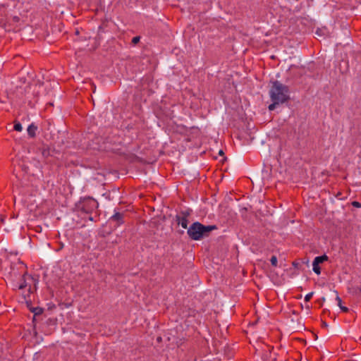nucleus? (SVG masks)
I'll use <instances>...</instances> for the list:
<instances>
[{
    "mask_svg": "<svg viewBox=\"0 0 361 361\" xmlns=\"http://www.w3.org/2000/svg\"><path fill=\"white\" fill-rule=\"evenodd\" d=\"M269 97L271 101L283 104L290 99L289 87L279 80L273 81L269 90Z\"/></svg>",
    "mask_w": 361,
    "mask_h": 361,
    "instance_id": "f257e3e1",
    "label": "nucleus"
},
{
    "mask_svg": "<svg viewBox=\"0 0 361 361\" xmlns=\"http://www.w3.org/2000/svg\"><path fill=\"white\" fill-rule=\"evenodd\" d=\"M215 229H216L215 225L205 226L199 221H195L188 228L187 234L191 240L197 241L208 237L210 232Z\"/></svg>",
    "mask_w": 361,
    "mask_h": 361,
    "instance_id": "f03ea898",
    "label": "nucleus"
},
{
    "mask_svg": "<svg viewBox=\"0 0 361 361\" xmlns=\"http://www.w3.org/2000/svg\"><path fill=\"white\" fill-rule=\"evenodd\" d=\"M76 207L79 211L83 213L91 214L98 208L99 203L94 198L86 197L81 199Z\"/></svg>",
    "mask_w": 361,
    "mask_h": 361,
    "instance_id": "7ed1b4c3",
    "label": "nucleus"
},
{
    "mask_svg": "<svg viewBox=\"0 0 361 361\" xmlns=\"http://www.w3.org/2000/svg\"><path fill=\"white\" fill-rule=\"evenodd\" d=\"M10 269L11 270L8 272V276L12 281H15L16 280L18 279L22 275H25V274H26L25 266L20 261L11 263Z\"/></svg>",
    "mask_w": 361,
    "mask_h": 361,
    "instance_id": "20e7f679",
    "label": "nucleus"
},
{
    "mask_svg": "<svg viewBox=\"0 0 361 361\" xmlns=\"http://www.w3.org/2000/svg\"><path fill=\"white\" fill-rule=\"evenodd\" d=\"M192 212V209H190L181 210L179 214L176 216V221L183 228L188 230V218L191 215Z\"/></svg>",
    "mask_w": 361,
    "mask_h": 361,
    "instance_id": "39448f33",
    "label": "nucleus"
},
{
    "mask_svg": "<svg viewBox=\"0 0 361 361\" xmlns=\"http://www.w3.org/2000/svg\"><path fill=\"white\" fill-rule=\"evenodd\" d=\"M124 213H121L114 210V214L110 217L109 221L111 223H114V226L117 228L124 224Z\"/></svg>",
    "mask_w": 361,
    "mask_h": 361,
    "instance_id": "423d86ee",
    "label": "nucleus"
},
{
    "mask_svg": "<svg viewBox=\"0 0 361 361\" xmlns=\"http://www.w3.org/2000/svg\"><path fill=\"white\" fill-rule=\"evenodd\" d=\"M31 276L30 275H27V273L25 274V275H22L19 279H20V282L18 283V284H14L13 286H15V288L19 289V290H22L25 288L27 287V279H31Z\"/></svg>",
    "mask_w": 361,
    "mask_h": 361,
    "instance_id": "0eeeda50",
    "label": "nucleus"
},
{
    "mask_svg": "<svg viewBox=\"0 0 361 361\" xmlns=\"http://www.w3.org/2000/svg\"><path fill=\"white\" fill-rule=\"evenodd\" d=\"M37 129V127L35 124L31 123L30 125H29V126L27 129V134L29 135V136L31 137H35Z\"/></svg>",
    "mask_w": 361,
    "mask_h": 361,
    "instance_id": "6e6552de",
    "label": "nucleus"
},
{
    "mask_svg": "<svg viewBox=\"0 0 361 361\" xmlns=\"http://www.w3.org/2000/svg\"><path fill=\"white\" fill-rule=\"evenodd\" d=\"M336 294V300L337 301V305L338 306L340 307V309L343 312H348V308L347 307H345L342 304V300L341 298L338 296V292L337 291H335Z\"/></svg>",
    "mask_w": 361,
    "mask_h": 361,
    "instance_id": "1a4fd4ad",
    "label": "nucleus"
},
{
    "mask_svg": "<svg viewBox=\"0 0 361 361\" xmlns=\"http://www.w3.org/2000/svg\"><path fill=\"white\" fill-rule=\"evenodd\" d=\"M328 260V257L327 255H321V256H317L314 259V262L317 263V264H322L324 262H326Z\"/></svg>",
    "mask_w": 361,
    "mask_h": 361,
    "instance_id": "9d476101",
    "label": "nucleus"
},
{
    "mask_svg": "<svg viewBox=\"0 0 361 361\" xmlns=\"http://www.w3.org/2000/svg\"><path fill=\"white\" fill-rule=\"evenodd\" d=\"M312 269H313L314 272L315 274H317V275H319L321 274V268H320L319 264L314 262V261L312 262Z\"/></svg>",
    "mask_w": 361,
    "mask_h": 361,
    "instance_id": "9b49d317",
    "label": "nucleus"
},
{
    "mask_svg": "<svg viewBox=\"0 0 361 361\" xmlns=\"http://www.w3.org/2000/svg\"><path fill=\"white\" fill-rule=\"evenodd\" d=\"M270 262H271V265L273 267H277V265H278V260H277L276 256H275V255L271 256V257L270 259Z\"/></svg>",
    "mask_w": 361,
    "mask_h": 361,
    "instance_id": "f8f14e48",
    "label": "nucleus"
},
{
    "mask_svg": "<svg viewBox=\"0 0 361 361\" xmlns=\"http://www.w3.org/2000/svg\"><path fill=\"white\" fill-rule=\"evenodd\" d=\"M272 103L269 105L268 109L269 111H274L276 109V106L279 104H282V103H276V101H271Z\"/></svg>",
    "mask_w": 361,
    "mask_h": 361,
    "instance_id": "ddd939ff",
    "label": "nucleus"
},
{
    "mask_svg": "<svg viewBox=\"0 0 361 361\" xmlns=\"http://www.w3.org/2000/svg\"><path fill=\"white\" fill-rule=\"evenodd\" d=\"M13 129L16 131L20 132L23 130L22 125L19 122H16L14 123Z\"/></svg>",
    "mask_w": 361,
    "mask_h": 361,
    "instance_id": "4468645a",
    "label": "nucleus"
},
{
    "mask_svg": "<svg viewBox=\"0 0 361 361\" xmlns=\"http://www.w3.org/2000/svg\"><path fill=\"white\" fill-rule=\"evenodd\" d=\"M42 154L44 157H47L50 154L49 149L48 148H44L42 151Z\"/></svg>",
    "mask_w": 361,
    "mask_h": 361,
    "instance_id": "2eb2a0df",
    "label": "nucleus"
},
{
    "mask_svg": "<svg viewBox=\"0 0 361 361\" xmlns=\"http://www.w3.org/2000/svg\"><path fill=\"white\" fill-rule=\"evenodd\" d=\"M313 294H314V293H313V292H311V293H307V294L305 296V300L306 302L310 301V300H311V298H312Z\"/></svg>",
    "mask_w": 361,
    "mask_h": 361,
    "instance_id": "dca6fc26",
    "label": "nucleus"
},
{
    "mask_svg": "<svg viewBox=\"0 0 361 361\" xmlns=\"http://www.w3.org/2000/svg\"><path fill=\"white\" fill-rule=\"evenodd\" d=\"M140 39V37L139 36L134 37L132 39V43L135 44L139 42Z\"/></svg>",
    "mask_w": 361,
    "mask_h": 361,
    "instance_id": "f3484780",
    "label": "nucleus"
},
{
    "mask_svg": "<svg viewBox=\"0 0 361 361\" xmlns=\"http://www.w3.org/2000/svg\"><path fill=\"white\" fill-rule=\"evenodd\" d=\"M352 205L357 208H361V203L357 201H354L352 202Z\"/></svg>",
    "mask_w": 361,
    "mask_h": 361,
    "instance_id": "a211bd4d",
    "label": "nucleus"
},
{
    "mask_svg": "<svg viewBox=\"0 0 361 361\" xmlns=\"http://www.w3.org/2000/svg\"><path fill=\"white\" fill-rule=\"evenodd\" d=\"M224 154L223 151H222V150H220V151H219V154Z\"/></svg>",
    "mask_w": 361,
    "mask_h": 361,
    "instance_id": "6ab92c4d",
    "label": "nucleus"
},
{
    "mask_svg": "<svg viewBox=\"0 0 361 361\" xmlns=\"http://www.w3.org/2000/svg\"><path fill=\"white\" fill-rule=\"evenodd\" d=\"M89 219H90V221H93V217L90 216V217H89Z\"/></svg>",
    "mask_w": 361,
    "mask_h": 361,
    "instance_id": "aec40b11",
    "label": "nucleus"
},
{
    "mask_svg": "<svg viewBox=\"0 0 361 361\" xmlns=\"http://www.w3.org/2000/svg\"><path fill=\"white\" fill-rule=\"evenodd\" d=\"M35 314H37L39 313V310H37V312H35Z\"/></svg>",
    "mask_w": 361,
    "mask_h": 361,
    "instance_id": "412c9836",
    "label": "nucleus"
},
{
    "mask_svg": "<svg viewBox=\"0 0 361 361\" xmlns=\"http://www.w3.org/2000/svg\"><path fill=\"white\" fill-rule=\"evenodd\" d=\"M35 314H37L39 313V310H37V312H35Z\"/></svg>",
    "mask_w": 361,
    "mask_h": 361,
    "instance_id": "4be33fe9",
    "label": "nucleus"
},
{
    "mask_svg": "<svg viewBox=\"0 0 361 361\" xmlns=\"http://www.w3.org/2000/svg\"><path fill=\"white\" fill-rule=\"evenodd\" d=\"M323 325H324V326H327V324H326V322H324Z\"/></svg>",
    "mask_w": 361,
    "mask_h": 361,
    "instance_id": "5701e85b",
    "label": "nucleus"
},
{
    "mask_svg": "<svg viewBox=\"0 0 361 361\" xmlns=\"http://www.w3.org/2000/svg\"><path fill=\"white\" fill-rule=\"evenodd\" d=\"M360 291L361 292V288H360Z\"/></svg>",
    "mask_w": 361,
    "mask_h": 361,
    "instance_id": "b1692460",
    "label": "nucleus"
}]
</instances>
